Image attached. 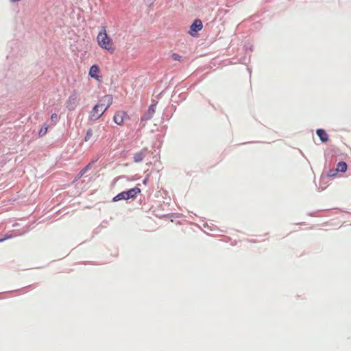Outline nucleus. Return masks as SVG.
I'll use <instances>...</instances> for the list:
<instances>
[{
	"label": "nucleus",
	"instance_id": "obj_1",
	"mask_svg": "<svg viewBox=\"0 0 351 351\" xmlns=\"http://www.w3.org/2000/svg\"><path fill=\"white\" fill-rule=\"evenodd\" d=\"M96 39L97 45L100 48L107 51L110 54L114 53L116 47L112 38L107 34L106 26L101 27V30L99 32Z\"/></svg>",
	"mask_w": 351,
	"mask_h": 351
},
{
	"label": "nucleus",
	"instance_id": "obj_2",
	"mask_svg": "<svg viewBox=\"0 0 351 351\" xmlns=\"http://www.w3.org/2000/svg\"><path fill=\"white\" fill-rule=\"evenodd\" d=\"M113 97L110 95L104 96L90 112V118L92 120L99 119L104 112L112 105Z\"/></svg>",
	"mask_w": 351,
	"mask_h": 351
},
{
	"label": "nucleus",
	"instance_id": "obj_3",
	"mask_svg": "<svg viewBox=\"0 0 351 351\" xmlns=\"http://www.w3.org/2000/svg\"><path fill=\"white\" fill-rule=\"evenodd\" d=\"M79 101V93L75 90L68 97L66 101V108L69 110H74L78 106Z\"/></svg>",
	"mask_w": 351,
	"mask_h": 351
},
{
	"label": "nucleus",
	"instance_id": "obj_4",
	"mask_svg": "<svg viewBox=\"0 0 351 351\" xmlns=\"http://www.w3.org/2000/svg\"><path fill=\"white\" fill-rule=\"evenodd\" d=\"M129 118V115L125 111H118L114 114L113 120L117 125H121Z\"/></svg>",
	"mask_w": 351,
	"mask_h": 351
},
{
	"label": "nucleus",
	"instance_id": "obj_5",
	"mask_svg": "<svg viewBox=\"0 0 351 351\" xmlns=\"http://www.w3.org/2000/svg\"><path fill=\"white\" fill-rule=\"evenodd\" d=\"M203 27L202 23L199 19H196L190 27V34L195 36V34L200 31Z\"/></svg>",
	"mask_w": 351,
	"mask_h": 351
},
{
	"label": "nucleus",
	"instance_id": "obj_6",
	"mask_svg": "<svg viewBox=\"0 0 351 351\" xmlns=\"http://www.w3.org/2000/svg\"><path fill=\"white\" fill-rule=\"evenodd\" d=\"M99 73H100V70L97 65L94 64V65L91 66V67L90 68L89 75L91 77L95 78L97 80H99V78H100Z\"/></svg>",
	"mask_w": 351,
	"mask_h": 351
},
{
	"label": "nucleus",
	"instance_id": "obj_7",
	"mask_svg": "<svg viewBox=\"0 0 351 351\" xmlns=\"http://www.w3.org/2000/svg\"><path fill=\"white\" fill-rule=\"evenodd\" d=\"M156 111V106L152 105L148 108L147 111L144 114L143 117L142 118L143 120H149L151 119L153 117V115L154 114Z\"/></svg>",
	"mask_w": 351,
	"mask_h": 351
},
{
	"label": "nucleus",
	"instance_id": "obj_8",
	"mask_svg": "<svg viewBox=\"0 0 351 351\" xmlns=\"http://www.w3.org/2000/svg\"><path fill=\"white\" fill-rule=\"evenodd\" d=\"M317 135L319 136L322 143H326L328 141V135L327 132L323 129H317L316 131Z\"/></svg>",
	"mask_w": 351,
	"mask_h": 351
},
{
	"label": "nucleus",
	"instance_id": "obj_9",
	"mask_svg": "<svg viewBox=\"0 0 351 351\" xmlns=\"http://www.w3.org/2000/svg\"><path fill=\"white\" fill-rule=\"evenodd\" d=\"M128 199L134 198L137 194L141 193V189L138 187H134L125 191Z\"/></svg>",
	"mask_w": 351,
	"mask_h": 351
},
{
	"label": "nucleus",
	"instance_id": "obj_10",
	"mask_svg": "<svg viewBox=\"0 0 351 351\" xmlns=\"http://www.w3.org/2000/svg\"><path fill=\"white\" fill-rule=\"evenodd\" d=\"M122 199H124V200L128 199L127 197L125 191H123V192L119 193L117 195H116L113 198L112 200H113V202H117V201L122 200Z\"/></svg>",
	"mask_w": 351,
	"mask_h": 351
},
{
	"label": "nucleus",
	"instance_id": "obj_11",
	"mask_svg": "<svg viewBox=\"0 0 351 351\" xmlns=\"http://www.w3.org/2000/svg\"><path fill=\"white\" fill-rule=\"evenodd\" d=\"M336 169L338 172H345L347 169V165L344 162H339Z\"/></svg>",
	"mask_w": 351,
	"mask_h": 351
},
{
	"label": "nucleus",
	"instance_id": "obj_12",
	"mask_svg": "<svg viewBox=\"0 0 351 351\" xmlns=\"http://www.w3.org/2000/svg\"><path fill=\"white\" fill-rule=\"evenodd\" d=\"M48 130V126L46 125H44L41 129L40 130L38 134L40 136H43L46 134Z\"/></svg>",
	"mask_w": 351,
	"mask_h": 351
},
{
	"label": "nucleus",
	"instance_id": "obj_13",
	"mask_svg": "<svg viewBox=\"0 0 351 351\" xmlns=\"http://www.w3.org/2000/svg\"><path fill=\"white\" fill-rule=\"evenodd\" d=\"M171 58L174 61L181 62L182 60V57L180 55H179L178 53H173L171 55Z\"/></svg>",
	"mask_w": 351,
	"mask_h": 351
},
{
	"label": "nucleus",
	"instance_id": "obj_14",
	"mask_svg": "<svg viewBox=\"0 0 351 351\" xmlns=\"http://www.w3.org/2000/svg\"><path fill=\"white\" fill-rule=\"evenodd\" d=\"M338 171L337 169H330L328 171H327L326 175L328 177H333L337 173Z\"/></svg>",
	"mask_w": 351,
	"mask_h": 351
},
{
	"label": "nucleus",
	"instance_id": "obj_15",
	"mask_svg": "<svg viewBox=\"0 0 351 351\" xmlns=\"http://www.w3.org/2000/svg\"><path fill=\"white\" fill-rule=\"evenodd\" d=\"M58 114L56 113H53L51 116V122H53V124L56 125V123L58 122Z\"/></svg>",
	"mask_w": 351,
	"mask_h": 351
},
{
	"label": "nucleus",
	"instance_id": "obj_16",
	"mask_svg": "<svg viewBox=\"0 0 351 351\" xmlns=\"http://www.w3.org/2000/svg\"><path fill=\"white\" fill-rule=\"evenodd\" d=\"M93 131L91 129H89L87 132H86V136H85V141H88L90 140L92 136H93Z\"/></svg>",
	"mask_w": 351,
	"mask_h": 351
},
{
	"label": "nucleus",
	"instance_id": "obj_17",
	"mask_svg": "<svg viewBox=\"0 0 351 351\" xmlns=\"http://www.w3.org/2000/svg\"><path fill=\"white\" fill-rule=\"evenodd\" d=\"M88 166H86V167H84L83 169H82L80 171V172L78 173L77 176V178H80L86 172V171L88 170Z\"/></svg>",
	"mask_w": 351,
	"mask_h": 351
},
{
	"label": "nucleus",
	"instance_id": "obj_18",
	"mask_svg": "<svg viewBox=\"0 0 351 351\" xmlns=\"http://www.w3.org/2000/svg\"><path fill=\"white\" fill-rule=\"evenodd\" d=\"M156 0H144L145 3L149 5V6L152 5Z\"/></svg>",
	"mask_w": 351,
	"mask_h": 351
},
{
	"label": "nucleus",
	"instance_id": "obj_19",
	"mask_svg": "<svg viewBox=\"0 0 351 351\" xmlns=\"http://www.w3.org/2000/svg\"><path fill=\"white\" fill-rule=\"evenodd\" d=\"M10 238H11V236H6V237H5L3 238L0 239V242L3 241H5L6 239H10Z\"/></svg>",
	"mask_w": 351,
	"mask_h": 351
}]
</instances>
